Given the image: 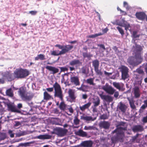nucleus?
Segmentation results:
<instances>
[{
  "label": "nucleus",
  "instance_id": "obj_1",
  "mask_svg": "<svg viewBox=\"0 0 147 147\" xmlns=\"http://www.w3.org/2000/svg\"><path fill=\"white\" fill-rule=\"evenodd\" d=\"M53 87L55 90V97L59 98L62 101L59 105V107L61 110L64 111L66 109L67 105L63 101V95L60 86L57 82H56L54 84Z\"/></svg>",
  "mask_w": 147,
  "mask_h": 147
},
{
  "label": "nucleus",
  "instance_id": "obj_2",
  "mask_svg": "<svg viewBox=\"0 0 147 147\" xmlns=\"http://www.w3.org/2000/svg\"><path fill=\"white\" fill-rule=\"evenodd\" d=\"M127 129L126 127H119L118 128H117L112 131L113 134L116 133V135L111 138V140L113 142L115 143L118 141L121 142H123L125 137L123 131L127 130Z\"/></svg>",
  "mask_w": 147,
  "mask_h": 147
},
{
  "label": "nucleus",
  "instance_id": "obj_3",
  "mask_svg": "<svg viewBox=\"0 0 147 147\" xmlns=\"http://www.w3.org/2000/svg\"><path fill=\"white\" fill-rule=\"evenodd\" d=\"M55 46L58 47L61 50L58 52L59 50L53 51L51 52V55L54 56H59V55H63L66 53L69 52L73 48V46L70 45H66L65 46L61 45L59 44H57Z\"/></svg>",
  "mask_w": 147,
  "mask_h": 147
},
{
  "label": "nucleus",
  "instance_id": "obj_4",
  "mask_svg": "<svg viewBox=\"0 0 147 147\" xmlns=\"http://www.w3.org/2000/svg\"><path fill=\"white\" fill-rule=\"evenodd\" d=\"M143 61L141 56L135 55L134 56H131L127 59V62L133 66H136L141 63Z\"/></svg>",
  "mask_w": 147,
  "mask_h": 147
},
{
  "label": "nucleus",
  "instance_id": "obj_5",
  "mask_svg": "<svg viewBox=\"0 0 147 147\" xmlns=\"http://www.w3.org/2000/svg\"><path fill=\"white\" fill-rule=\"evenodd\" d=\"M30 74L29 71L26 69L21 68L17 69L14 72V75L16 78H24L28 76Z\"/></svg>",
  "mask_w": 147,
  "mask_h": 147
},
{
  "label": "nucleus",
  "instance_id": "obj_6",
  "mask_svg": "<svg viewBox=\"0 0 147 147\" xmlns=\"http://www.w3.org/2000/svg\"><path fill=\"white\" fill-rule=\"evenodd\" d=\"M18 92L22 99L24 101H29L31 100L33 95H28L26 93V91L23 88H19Z\"/></svg>",
  "mask_w": 147,
  "mask_h": 147
},
{
  "label": "nucleus",
  "instance_id": "obj_7",
  "mask_svg": "<svg viewBox=\"0 0 147 147\" xmlns=\"http://www.w3.org/2000/svg\"><path fill=\"white\" fill-rule=\"evenodd\" d=\"M119 69L121 73V78L122 79L125 80L129 77V76L128 73L129 69L127 67L122 65L119 68Z\"/></svg>",
  "mask_w": 147,
  "mask_h": 147
},
{
  "label": "nucleus",
  "instance_id": "obj_8",
  "mask_svg": "<svg viewBox=\"0 0 147 147\" xmlns=\"http://www.w3.org/2000/svg\"><path fill=\"white\" fill-rule=\"evenodd\" d=\"M55 133L58 136L62 137L66 135L67 132V129L61 127H56L54 129Z\"/></svg>",
  "mask_w": 147,
  "mask_h": 147
},
{
  "label": "nucleus",
  "instance_id": "obj_9",
  "mask_svg": "<svg viewBox=\"0 0 147 147\" xmlns=\"http://www.w3.org/2000/svg\"><path fill=\"white\" fill-rule=\"evenodd\" d=\"M82 62H81L79 60L75 59L71 60L69 63V65L71 66L69 67L70 71H71L75 70V68L74 67V65H78L80 66L82 65Z\"/></svg>",
  "mask_w": 147,
  "mask_h": 147
},
{
  "label": "nucleus",
  "instance_id": "obj_10",
  "mask_svg": "<svg viewBox=\"0 0 147 147\" xmlns=\"http://www.w3.org/2000/svg\"><path fill=\"white\" fill-rule=\"evenodd\" d=\"M102 88L108 94L111 95L113 94L115 91L114 88L107 84H106L105 86H103Z\"/></svg>",
  "mask_w": 147,
  "mask_h": 147
},
{
  "label": "nucleus",
  "instance_id": "obj_11",
  "mask_svg": "<svg viewBox=\"0 0 147 147\" xmlns=\"http://www.w3.org/2000/svg\"><path fill=\"white\" fill-rule=\"evenodd\" d=\"M3 77L4 79H7L9 81H11L16 78L14 73L13 74L8 72H5L3 75Z\"/></svg>",
  "mask_w": 147,
  "mask_h": 147
},
{
  "label": "nucleus",
  "instance_id": "obj_12",
  "mask_svg": "<svg viewBox=\"0 0 147 147\" xmlns=\"http://www.w3.org/2000/svg\"><path fill=\"white\" fill-rule=\"evenodd\" d=\"M70 82L76 86L80 85V82L78 77L77 76L71 77L70 78Z\"/></svg>",
  "mask_w": 147,
  "mask_h": 147
},
{
  "label": "nucleus",
  "instance_id": "obj_13",
  "mask_svg": "<svg viewBox=\"0 0 147 147\" xmlns=\"http://www.w3.org/2000/svg\"><path fill=\"white\" fill-rule=\"evenodd\" d=\"M110 125V123L108 121H101L99 124V126L100 128H104L105 129H108Z\"/></svg>",
  "mask_w": 147,
  "mask_h": 147
},
{
  "label": "nucleus",
  "instance_id": "obj_14",
  "mask_svg": "<svg viewBox=\"0 0 147 147\" xmlns=\"http://www.w3.org/2000/svg\"><path fill=\"white\" fill-rule=\"evenodd\" d=\"M134 52L135 55H137L139 56H141V51L142 50V48L140 45H137L136 44L135 46L134 47Z\"/></svg>",
  "mask_w": 147,
  "mask_h": 147
},
{
  "label": "nucleus",
  "instance_id": "obj_15",
  "mask_svg": "<svg viewBox=\"0 0 147 147\" xmlns=\"http://www.w3.org/2000/svg\"><path fill=\"white\" fill-rule=\"evenodd\" d=\"M135 16L138 19L140 20H143L145 18L146 14L143 12H137L136 13Z\"/></svg>",
  "mask_w": 147,
  "mask_h": 147
},
{
  "label": "nucleus",
  "instance_id": "obj_16",
  "mask_svg": "<svg viewBox=\"0 0 147 147\" xmlns=\"http://www.w3.org/2000/svg\"><path fill=\"white\" fill-rule=\"evenodd\" d=\"M134 97L135 98H139L140 96V92L139 88L137 86L133 88Z\"/></svg>",
  "mask_w": 147,
  "mask_h": 147
},
{
  "label": "nucleus",
  "instance_id": "obj_17",
  "mask_svg": "<svg viewBox=\"0 0 147 147\" xmlns=\"http://www.w3.org/2000/svg\"><path fill=\"white\" fill-rule=\"evenodd\" d=\"M132 131L134 132H141L143 130L142 126L140 125H135L132 128Z\"/></svg>",
  "mask_w": 147,
  "mask_h": 147
},
{
  "label": "nucleus",
  "instance_id": "obj_18",
  "mask_svg": "<svg viewBox=\"0 0 147 147\" xmlns=\"http://www.w3.org/2000/svg\"><path fill=\"white\" fill-rule=\"evenodd\" d=\"M46 68L49 71H52L51 73L53 74L57 73L59 71V69L54 67L47 66Z\"/></svg>",
  "mask_w": 147,
  "mask_h": 147
},
{
  "label": "nucleus",
  "instance_id": "obj_19",
  "mask_svg": "<svg viewBox=\"0 0 147 147\" xmlns=\"http://www.w3.org/2000/svg\"><path fill=\"white\" fill-rule=\"evenodd\" d=\"M93 142L91 140H86L82 142L81 143V145L83 147H92Z\"/></svg>",
  "mask_w": 147,
  "mask_h": 147
},
{
  "label": "nucleus",
  "instance_id": "obj_20",
  "mask_svg": "<svg viewBox=\"0 0 147 147\" xmlns=\"http://www.w3.org/2000/svg\"><path fill=\"white\" fill-rule=\"evenodd\" d=\"M7 107L8 110L12 112L17 113H20V110L18 109L16 107L11 104H8Z\"/></svg>",
  "mask_w": 147,
  "mask_h": 147
},
{
  "label": "nucleus",
  "instance_id": "obj_21",
  "mask_svg": "<svg viewBox=\"0 0 147 147\" xmlns=\"http://www.w3.org/2000/svg\"><path fill=\"white\" fill-rule=\"evenodd\" d=\"M119 109L123 113H125L127 108V106L122 102H120L118 105Z\"/></svg>",
  "mask_w": 147,
  "mask_h": 147
},
{
  "label": "nucleus",
  "instance_id": "obj_22",
  "mask_svg": "<svg viewBox=\"0 0 147 147\" xmlns=\"http://www.w3.org/2000/svg\"><path fill=\"white\" fill-rule=\"evenodd\" d=\"M100 96L101 98L103 100H105L107 102H111L113 100L111 96L109 95H106L100 94Z\"/></svg>",
  "mask_w": 147,
  "mask_h": 147
},
{
  "label": "nucleus",
  "instance_id": "obj_23",
  "mask_svg": "<svg viewBox=\"0 0 147 147\" xmlns=\"http://www.w3.org/2000/svg\"><path fill=\"white\" fill-rule=\"evenodd\" d=\"M80 119L86 121H93L96 119V118L93 119L92 116L87 115L81 116Z\"/></svg>",
  "mask_w": 147,
  "mask_h": 147
},
{
  "label": "nucleus",
  "instance_id": "obj_24",
  "mask_svg": "<svg viewBox=\"0 0 147 147\" xmlns=\"http://www.w3.org/2000/svg\"><path fill=\"white\" fill-rule=\"evenodd\" d=\"M36 138L40 139L45 140L50 139L51 138V136L48 135H40L36 137Z\"/></svg>",
  "mask_w": 147,
  "mask_h": 147
},
{
  "label": "nucleus",
  "instance_id": "obj_25",
  "mask_svg": "<svg viewBox=\"0 0 147 147\" xmlns=\"http://www.w3.org/2000/svg\"><path fill=\"white\" fill-rule=\"evenodd\" d=\"M91 104V102H89L82 106H80V109L82 111H84L86 109H89Z\"/></svg>",
  "mask_w": 147,
  "mask_h": 147
},
{
  "label": "nucleus",
  "instance_id": "obj_26",
  "mask_svg": "<svg viewBox=\"0 0 147 147\" xmlns=\"http://www.w3.org/2000/svg\"><path fill=\"white\" fill-rule=\"evenodd\" d=\"M76 134L80 136L83 137H86L87 136V134L86 132L80 129L76 132Z\"/></svg>",
  "mask_w": 147,
  "mask_h": 147
},
{
  "label": "nucleus",
  "instance_id": "obj_27",
  "mask_svg": "<svg viewBox=\"0 0 147 147\" xmlns=\"http://www.w3.org/2000/svg\"><path fill=\"white\" fill-rule=\"evenodd\" d=\"M69 97L73 100H74L76 98L74 91L71 89H69L68 91Z\"/></svg>",
  "mask_w": 147,
  "mask_h": 147
},
{
  "label": "nucleus",
  "instance_id": "obj_28",
  "mask_svg": "<svg viewBox=\"0 0 147 147\" xmlns=\"http://www.w3.org/2000/svg\"><path fill=\"white\" fill-rule=\"evenodd\" d=\"M127 99L131 108L133 110L136 109V107L134 104V100L132 99H130L128 98Z\"/></svg>",
  "mask_w": 147,
  "mask_h": 147
},
{
  "label": "nucleus",
  "instance_id": "obj_29",
  "mask_svg": "<svg viewBox=\"0 0 147 147\" xmlns=\"http://www.w3.org/2000/svg\"><path fill=\"white\" fill-rule=\"evenodd\" d=\"M100 100L99 97H97L96 98L94 99L93 102V106L94 107H97L100 104Z\"/></svg>",
  "mask_w": 147,
  "mask_h": 147
},
{
  "label": "nucleus",
  "instance_id": "obj_30",
  "mask_svg": "<svg viewBox=\"0 0 147 147\" xmlns=\"http://www.w3.org/2000/svg\"><path fill=\"white\" fill-rule=\"evenodd\" d=\"M52 98V96L49 94L47 92H44V99L47 100H49Z\"/></svg>",
  "mask_w": 147,
  "mask_h": 147
},
{
  "label": "nucleus",
  "instance_id": "obj_31",
  "mask_svg": "<svg viewBox=\"0 0 147 147\" xmlns=\"http://www.w3.org/2000/svg\"><path fill=\"white\" fill-rule=\"evenodd\" d=\"M88 87V86L82 84L81 87L78 88V89L83 92H86L87 90Z\"/></svg>",
  "mask_w": 147,
  "mask_h": 147
},
{
  "label": "nucleus",
  "instance_id": "obj_32",
  "mask_svg": "<svg viewBox=\"0 0 147 147\" xmlns=\"http://www.w3.org/2000/svg\"><path fill=\"white\" fill-rule=\"evenodd\" d=\"M145 105H143L140 107L139 110V112L141 113L144 111V110L146 107H147V100H146L144 101Z\"/></svg>",
  "mask_w": 147,
  "mask_h": 147
},
{
  "label": "nucleus",
  "instance_id": "obj_33",
  "mask_svg": "<svg viewBox=\"0 0 147 147\" xmlns=\"http://www.w3.org/2000/svg\"><path fill=\"white\" fill-rule=\"evenodd\" d=\"M6 95L10 97H12L13 96V92L12 91V89L11 88H10L7 90L6 92Z\"/></svg>",
  "mask_w": 147,
  "mask_h": 147
},
{
  "label": "nucleus",
  "instance_id": "obj_34",
  "mask_svg": "<svg viewBox=\"0 0 147 147\" xmlns=\"http://www.w3.org/2000/svg\"><path fill=\"white\" fill-rule=\"evenodd\" d=\"M92 65L94 66V69L98 68L99 66V62L97 59L93 60L92 62Z\"/></svg>",
  "mask_w": 147,
  "mask_h": 147
},
{
  "label": "nucleus",
  "instance_id": "obj_35",
  "mask_svg": "<svg viewBox=\"0 0 147 147\" xmlns=\"http://www.w3.org/2000/svg\"><path fill=\"white\" fill-rule=\"evenodd\" d=\"M82 55L84 58H90L92 57L93 55L90 53H88L87 52H84L82 53Z\"/></svg>",
  "mask_w": 147,
  "mask_h": 147
},
{
  "label": "nucleus",
  "instance_id": "obj_36",
  "mask_svg": "<svg viewBox=\"0 0 147 147\" xmlns=\"http://www.w3.org/2000/svg\"><path fill=\"white\" fill-rule=\"evenodd\" d=\"M86 82L87 84H89L90 85H94V78H90L86 80Z\"/></svg>",
  "mask_w": 147,
  "mask_h": 147
},
{
  "label": "nucleus",
  "instance_id": "obj_37",
  "mask_svg": "<svg viewBox=\"0 0 147 147\" xmlns=\"http://www.w3.org/2000/svg\"><path fill=\"white\" fill-rule=\"evenodd\" d=\"M127 22L126 21L123 19L122 20V21L119 22L117 24V25L123 27Z\"/></svg>",
  "mask_w": 147,
  "mask_h": 147
},
{
  "label": "nucleus",
  "instance_id": "obj_38",
  "mask_svg": "<svg viewBox=\"0 0 147 147\" xmlns=\"http://www.w3.org/2000/svg\"><path fill=\"white\" fill-rule=\"evenodd\" d=\"M102 35V34L101 33H98V34H92L89 35L88 36V37L89 38H96L98 36H100Z\"/></svg>",
  "mask_w": 147,
  "mask_h": 147
},
{
  "label": "nucleus",
  "instance_id": "obj_39",
  "mask_svg": "<svg viewBox=\"0 0 147 147\" xmlns=\"http://www.w3.org/2000/svg\"><path fill=\"white\" fill-rule=\"evenodd\" d=\"M113 86L117 89L119 90H120L121 89L119 83L113 82Z\"/></svg>",
  "mask_w": 147,
  "mask_h": 147
},
{
  "label": "nucleus",
  "instance_id": "obj_40",
  "mask_svg": "<svg viewBox=\"0 0 147 147\" xmlns=\"http://www.w3.org/2000/svg\"><path fill=\"white\" fill-rule=\"evenodd\" d=\"M134 72H137L140 74H143L144 73L143 70L140 68L137 69L135 71H134Z\"/></svg>",
  "mask_w": 147,
  "mask_h": 147
},
{
  "label": "nucleus",
  "instance_id": "obj_41",
  "mask_svg": "<svg viewBox=\"0 0 147 147\" xmlns=\"http://www.w3.org/2000/svg\"><path fill=\"white\" fill-rule=\"evenodd\" d=\"M117 29L119 33L121 34L122 36H123L124 33V32L123 29L119 27H117Z\"/></svg>",
  "mask_w": 147,
  "mask_h": 147
},
{
  "label": "nucleus",
  "instance_id": "obj_42",
  "mask_svg": "<svg viewBox=\"0 0 147 147\" xmlns=\"http://www.w3.org/2000/svg\"><path fill=\"white\" fill-rule=\"evenodd\" d=\"M98 68H97L94 69V71L97 74L102 76V73L100 71V70H98Z\"/></svg>",
  "mask_w": 147,
  "mask_h": 147
},
{
  "label": "nucleus",
  "instance_id": "obj_43",
  "mask_svg": "<svg viewBox=\"0 0 147 147\" xmlns=\"http://www.w3.org/2000/svg\"><path fill=\"white\" fill-rule=\"evenodd\" d=\"M139 36V35L137 34V32L136 31H134L133 32L132 37L134 38H138Z\"/></svg>",
  "mask_w": 147,
  "mask_h": 147
},
{
  "label": "nucleus",
  "instance_id": "obj_44",
  "mask_svg": "<svg viewBox=\"0 0 147 147\" xmlns=\"http://www.w3.org/2000/svg\"><path fill=\"white\" fill-rule=\"evenodd\" d=\"M94 127L93 126H85L84 128V129L86 130H92L94 129Z\"/></svg>",
  "mask_w": 147,
  "mask_h": 147
},
{
  "label": "nucleus",
  "instance_id": "obj_45",
  "mask_svg": "<svg viewBox=\"0 0 147 147\" xmlns=\"http://www.w3.org/2000/svg\"><path fill=\"white\" fill-rule=\"evenodd\" d=\"M38 56H39V59L40 60H43L45 59V56L43 54H40L38 55Z\"/></svg>",
  "mask_w": 147,
  "mask_h": 147
},
{
  "label": "nucleus",
  "instance_id": "obj_46",
  "mask_svg": "<svg viewBox=\"0 0 147 147\" xmlns=\"http://www.w3.org/2000/svg\"><path fill=\"white\" fill-rule=\"evenodd\" d=\"M123 27H125V30L127 31V30H129V28L131 27V26L130 24L127 22Z\"/></svg>",
  "mask_w": 147,
  "mask_h": 147
},
{
  "label": "nucleus",
  "instance_id": "obj_47",
  "mask_svg": "<svg viewBox=\"0 0 147 147\" xmlns=\"http://www.w3.org/2000/svg\"><path fill=\"white\" fill-rule=\"evenodd\" d=\"M123 6L126 8V9L127 10H128L130 9V7L129 6L127 3L125 2L124 1L123 2Z\"/></svg>",
  "mask_w": 147,
  "mask_h": 147
},
{
  "label": "nucleus",
  "instance_id": "obj_48",
  "mask_svg": "<svg viewBox=\"0 0 147 147\" xmlns=\"http://www.w3.org/2000/svg\"><path fill=\"white\" fill-rule=\"evenodd\" d=\"M74 123L76 125H78L79 124L80 120L77 117H76L74 120Z\"/></svg>",
  "mask_w": 147,
  "mask_h": 147
},
{
  "label": "nucleus",
  "instance_id": "obj_49",
  "mask_svg": "<svg viewBox=\"0 0 147 147\" xmlns=\"http://www.w3.org/2000/svg\"><path fill=\"white\" fill-rule=\"evenodd\" d=\"M6 138L5 135L4 134L1 133L0 135V140H3Z\"/></svg>",
  "mask_w": 147,
  "mask_h": 147
},
{
  "label": "nucleus",
  "instance_id": "obj_50",
  "mask_svg": "<svg viewBox=\"0 0 147 147\" xmlns=\"http://www.w3.org/2000/svg\"><path fill=\"white\" fill-rule=\"evenodd\" d=\"M61 69V72H65V71H67L68 69L66 67H60Z\"/></svg>",
  "mask_w": 147,
  "mask_h": 147
},
{
  "label": "nucleus",
  "instance_id": "obj_51",
  "mask_svg": "<svg viewBox=\"0 0 147 147\" xmlns=\"http://www.w3.org/2000/svg\"><path fill=\"white\" fill-rule=\"evenodd\" d=\"M108 118V117L106 114H103L100 116L101 119H105Z\"/></svg>",
  "mask_w": 147,
  "mask_h": 147
},
{
  "label": "nucleus",
  "instance_id": "obj_52",
  "mask_svg": "<svg viewBox=\"0 0 147 147\" xmlns=\"http://www.w3.org/2000/svg\"><path fill=\"white\" fill-rule=\"evenodd\" d=\"M125 124V123L123 122H121L119 123V125L117 126V128H118L119 127H121V126H124Z\"/></svg>",
  "mask_w": 147,
  "mask_h": 147
},
{
  "label": "nucleus",
  "instance_id": "obj_53",
  "mask_svg": "<svg viewBox=\"0 0 147 147\" xmlns=\"http://www.w3.org/2000/svg\"><path fill=\"white\" fill-rule=\"evenodd\" d=\"M32 15H34L36 14L37 13V11H32L29 12Z\"/></svg>",
  "mask_w": 147,
  "mask_h": 147
},
{
  "label": "nucleus",
  "instance_id": "obj_54",
  "mask_svg": "<svg viewBox=\"0 0 147 147\" xmlns=\"http://www.w3.org/2000/svg\"><path fill=\"white\" fill-rule=\"evenodd\" d=\"M97 46L100 48H102L104 50L106 49L105 46L103 44H98L97 45Z\"/></svg>",
  "mask_w": 147,
  "mask_h": 147
},
{
  "label": "nucleus",
  "instance_id": "obj_55",
  "mask_svg": "<svg viewBox=\"0 0 147 147\" xmlns=\"http://www.w3.org/2000/svg\"><path fill=\"white\" fill-rule=\"evenodd\" d=\"M142 121L144 123H146L147 122V116L143 117L142 120Z\"/></svg>",
  "mask_w": 147,
  "mask_h": 147
},
{
  "label": "nucleus",
  "instance_id": "obj_56",
  "mask_svg": "<svg viewBox=\"0 0 147 147\" xmlns=\"http://www.w3.org/2000/svg\"><path fill=\"white\" fill-rule=\"evenodd\" d=\"M119 95V93L118 92H114V96L116 98H117L118 97V96Z\"/></svg>",
  "mask_w": 147,
  "mask_h": 147
},
{
  "label": "nucleus",
  "instance_id": "obj_57",
  "mask_svg": "<svg viewBox=\"0 0 147 147\" xmlns=\"http://www.w3.org/2000/svg\"><path fill=\"white\" fill-rule=\"evenodd\" d=\"M104 72L105 74L108 76H109L110 75H111L112 74V73H109L106 71H105Z\"/></svg>",
  "mask_w": 147,
  "mask_h": 147
},
{
  "label": "nucleus",
  "instance_id": "obj_58",
  "mask_svg": "<svg viewBox=\"0 0 147 147\" xmlns=\"http://www.w3.org/2000/svg\"><path fill=\"white\" fill-rule=\"evenodd\" d=\"M46 90L49 92H52L53 91V88H47Z\"/></svg>",
  "mask_w": 147,
  "mask_h": 147
},
{
  "label": "nucleus",
  "instance_id": "obj_59",
  "mask_svg": "<svg viewBox=\"0 0 147 147\" xmlns=\"http://www.w3.org/2000/svg\"><path fill=\"white\" fill-rule=\"evenodd\" d=\"M88 97L87 95L85 94H83L82 95V98L84 99H86Z\"/></svg>",
  "mask_w": 147,
  "mask_h": 147
},
{
  "label": "nucleus",
  "instance_id": "obj_60",
  "mask_svg": "<svg viewBox=\"0 0 147 147\" xmlns=\"http://www.w3.org/2000/svg\"><path fill=\"white\" fill-rule=\"evenodd\" d=\"M122 14V15L125 16L127 15V13L124 11L121 10V12H120Z\"/></svg>",
  "mask_w": 147,
  "mask_h": 147
},
{
  "label": "nucleus",
  "instance_id": "obj_61",
  "mask_svg": "<svg viewBox=\"0 0 147 147\" xmlns=\"http://www.w3.org/2000/svg\"><path fill=\"white\" fill-rule=\"evenodd\" d=\"M108 30V28H106L102 30V32L104 33H105L107 32Z\"/></svg>",
  "mask_w": 147,
  "mask_h": 147
},
{
  "label": "nucleus",
  "instance_id": "obj_62",
  "mask_svg": "<svg viewBox=\"0 0 147 147\" xmlns=\"http://www.w3.org/2000/svg\"><path fill=\"white\" fill-rule=\"evenodd\" d=\"M17 107L18 109H20L22 107V104L21 103L18 104L17 105Z\"/></svg>",
  "mask_w": 147,
  "mask_h": 147
},
{
  "label": "nucleus",
  "instance_id": "obj_63",
  "mask_svg": "<svg viewBox=\"0 0 147 147\" xmlns=\"http://www.w3.org/2000/svg\"><path fill=\"white\" fill-rule=\"evenodd\" d=\"M96 107H94V106H92L93 111V112H96L97 111V109L96 108Z\"/></svg>",
  "mask_w": 147,
  "mask_h": 147
},
{
  "label": "nucleus",
  "instance_id": "obj_64",
  "mask_svg": "<svg viewBox=\"0 0 147 147\" xmlns=\"http://www.w3.org/2000/svg\"><path fill=\"white\" fill-rule=\"evenodd\" d=\"M69 111L71 113H72L73 112V110L72 107H70L68 109Z\"/></svg>",
  "mask_w": 147,
  "mask_h": 147
}]
</instances>
